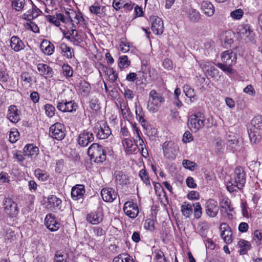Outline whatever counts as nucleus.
Here are the masks:
<instances>
[{
	"mask_svg": "<svg viewBox=\"0 0 262 262\" xmlns=\"http://www.w3.org/2000/svg\"><path fill=\"white\" fill-rule=\"evenodd\" d=\"M120 111L124 119H128L130 114V111L128 104L125 102L120 103Z\"/></svg>",
	"mask_w": 262,
	"mask_h": 262,
	"instance_id": "41",
	"label": "nucleus"
},
{
	"mask_svg": "<svg viewBox=\"0 0 262 262\" xmlns=\"http://www.w3.org/2000/svg\"><path fill=\"white\" fill-rule=\"evenodd\" d=\"M130 63L127 56L124 55L119 57L118 66L120 68H125L128 67Z\"/></svg>",
	"mask_w": 262,
	"mask_h": 262,
	"instance_id": "51",
	"label": "nucleus"
},
{
	"mask_svg": "<svg viewBox=\"0 0 262 262\" xmlns=\"http://www.w3.org/2000/svg\"><path fill=\"white\" fill-rule=\"evenodd\" d=\"M88 155L91 160L97 163H103L106 158V153L104 148L97 143H93L89 147Z\"/></svg>",
	"mask_w": 262,
	"mask_h": 262,
	"instance_id": "2",
	"label": "nucleus"
},
{
	"mask_svg": "<svg viewBox=\"0 0 262 262\" xmlns=\"http://www.w3.org/2000/svg\"><path fill=\"white\" fill-rule=\"evenodd\" d=\"M20 78L24 82L25 84H28L30 86L35 82V79L34 77L28 72L22 73L20 75Z\"/></svg>",
	"mask_w": 262,
	"mask_h": 262,
	"instance_id": "36",
	"label": "nucleus"
},
{
	"mask_svg": "<svg viewBox=\"0 0 262 262\" xmlns=\"http://www.w3.org/2000/svg\"><path fill=\"white\" fill-rule=\"evenodd\" d=\"M94 140V137L93 133L84 130L79 134L78 138V143L82 147H86Z\"/></svg>",
	"mask_w": 262,
	"mask_h": 262,
	"instance_id": "14",
	"label": "nucleus"
},
{
	"mask_svg": "<svg viewBox=\"0 0 262 262\" xmlns=\"http://www.w3.org/2000/svg\"><path fill=\"white\" fill-rule=\"evenodd\" d=\"M35 177L41 181H46L49 178V174L48 173L41 169L37 168L34 171Z\"/></svg>",
	"mask_w": 262,
	"mask_h": 262,
	"instance_id": "40",
	"label": "nucleus"
},
{
	"mask_svg": "<svg viewBox=\"0 0 262 262\" xmlns=\"http://www.w3.org/2000/svg\"><path fill=\"white\" fill-rule=\"evenodd\" d=\"M7 118L12 123H17L20 120V114L16 106L11 105L9 107Z\"/></svg>",
	"mask_w": 262,
	"mask_h": 262,
	"instance_id": "22",
	"label": "nucleus"
},
{
	"mask_svg": "<svg viewBox=\"0 0 262 262\" xmlns=\"http://www.w3.org/2000/svg\"><path fill=\"white\" fill-rule=\"evenodd\" d=\"M204 208L206 214L210 217H214L218 214L219 206L217 201L213 199L206 201Z\"/></svg>",
	"mask_w": 262,
	"mask_h": 262,
	"instance_id": "9",
	"label": "nucleus"
},
{
	"mask_svg": "<svg viewBox=\"0 0 262 262\" xmlns=\"http://www.w3.org/2000/svg\"><path fill=\"white\" fill-rule=\"evenodd\" d=\"M181 211L182 215L186 217H189L192 213V207L191 204L185 202L181 207Z\"/></svg>",
	"mask_w": 262,
	"mask_h": 262,
	"instance_id": "37",
	"label": "nucleus"
},
{
	"mask_svg": "<svg viewBox=\"0 0 262 262\" xmlns=\"http://www.w3.org/2000/svg\"><path fill=\"white\" fill-rule=\"evenodd\" d=\"M162 149L164 156L166 159L173 160L176 159L179 147L172 141H166L163 144Z\"/></svg>",
	"mask_w": 262,
	"mask_h": 262,
	"instance_id": "7",
	"label": "nucleus"
},
{
	"mask_svg": "<svg viewBox=\"0 0 262 262\" xmlns=\"http://www.w3.org/2000/svg\"><path fill=\"white\" fill-rule=\"evenodd\" d=\"M37 69L39 72V74L46 78H50L53 77L54 72L49 65L45 63H38L37 66Z\"/></svg>",
	"mask_w": 262,
	"mask_h": 262,
	"instance_id": "19",
	"label": "nucleus"
},
{
	"mask_svg": "<svg viewBox=\"0 0 262 262\" xmlns=\"http://www.w3.org/2000/svg\"><path fill=\"white\" fill-rule=\"evenodd\" d=\"M249 127L256 130L262 129V116H257L253 118Z\"/></svg>",
	"mask_w": 262,
	"mask_h": 262,
	"instance_id": "39",
	"label": "nucleus"
},
{
	"mask_svg": "<svg viewBox=\"0 0 262 262\" xmlns=\"http://www.w3.org/2000/svg\"><path fill=\"white\" fill-rule=\"evenodd\" d=\"M252 239L256 245L262 244V232L259 230H255L254 232Z\"/></svg>",
	"mask_w": 262,
	"mask_h": 262,
	"instance_id": "52",
	"label": "nucleus"
},
{
	"mask_svg": "<svg viewBox=\"0 0 262 262\" xmlns=\"http://www.w3.org/2000/svg\"><path fill=\"white\" fill-rule=\"evenodd\" d=\"M86 220L90 223L97 225L101 223L103 219V215L101 211H98L89 213L86 217Z\"/></svg>",
	"mask_w": 262,
	"mask_h": 262,
	"instance_id": "20",
	"label": "nucleus"
},
{
	"mask_svg": "<svg viewBox=\"0 0 262 262\" xmlns=\"http://www.w3.org/2000/svg\"><path fill=\"white\" fill-rule=\"evenodd\" d=\"M122 144L127 154H136L137 152V146L135 144L133 143L131 139L128 138L124 139L122 141Z\"/></svg>",
	"mask_w": 262,
	"mask_h": 262,
	"instance_id": "25",
	"label": "nucleus"
},
{
	"mask_svg": "<svg viewBox=\"0 0 262 262\" xmlns=\"http://www.w3.org/2000/svg\"><path fill=\"white\" fill-rule=\"evenodd\" d=\"M93 132L97 138L101 140L107 139L111 134V130L106 122L100 121L95 124Z\"/></svg>",
	"mask_w": 262,
	"mask_h": 262,
	"instance_id": "5",
	"label": "nucleus"
},
{
	"mask_svg": "<svg viewBox=\"0 0 262 262\" xmlns=\"http://www.w3.org/2000/svg\"><path fill=\"white\" fill-rule=\"evenodd\" d=\"M201 9L206 15L209 16L213 15L214 13V8L213 5L208 1H203L202 3Z\"/></svg>",
	"mask_w": 262,
	"mask_h": 262,
	"instance_id": "29",
	"label": "nucleus"
},
{
	"mask_svg": "<svg viewBox=\"0 0 262 262\" xmlns=\"http://www.w3.org/2000/svg\"><path fill=\"white\" fill-rule=\"evenodd\" d=\"M227 145L233 151L237 150L239 147L238 139L235 136H228Z\"/></svg>",
	"mask_w": 262,
	"mask_h": 262,
	"instance_id": "35",
	"label": "nucleus"
},
{
	"mask_svg": "<svg viewBox=\"0 0 262 262\" xmlns=\"http://www.w3.org/2000/svg\"><path fill=\"white\" fill-rule=\"evenodd\" d=\"M68 18V22L71 23L73 27L75 28L76 25L84 21V18L80 12L70 9L67 12L66 16Z\"/></svg>",
	"mask_w": 262,
	"mask_h": 262,
	"instance_id": "13",
	"label": "nucleus"
},
{
	"mask_svg": "<svg viewBox=\"0 0 262 262\" xmlns=\"http://www.w3.org/2000/svg\"><path fill=\"white\" fill-rule=\"evenodd\" d=\"M224 147V142L221 140H217L215 142V149L216 153L221 152Z\"/></svg>",
	"mask_w": 262,
	"mask_h": 262,
	"instance_id": "63",
	"label": "nucleus"
},
{
	"mask_svg": "<svg viewBox=\"0 0 262 262\" xmlns=\"http://www.w3.org/2000/svg\"><path fill=\"white\" fill-rule=\"evenodd\" d=\"M214 47V42L212 41H208L204 43V48L208 54L213 50Z\"/></svg>",
	"mask_w": 262,
	"mask_h": 262,
	"instance_id": "64",
	"label": "nucleus"
},
{
	"mask_svg": "<svg viewBox=\"0 0 262 262\" xmlns=\"http://www.w3.org/2000/svg\"><path fill=\"white\" fill-rule=\"evenodd\" d=\"M216 66H217L220 69L222 70L224 72H227L228 73H232L233 70L231 68L232 66L227 65L226 63H217L216 64Z\"/></svg>",
	"mask_w": 262,
	"mask_h": 262,
	"instance_id": "60",
	"label": "nucleus"
},
{
	"mask_svg": "<svg viewBox=\"0 0 262 262\" xmlns=\"http://www.w3.org/2000/svg\"><path fill=\"white\" fill-rule=\"evenodd\" d=\"M222 61L223 63H226L227 65L233 66L236 62V54L231 51H226L224 52L221 56Z\"/></svg>",
	"mask_w": 262,
	"mask_h": 262,
	"instance_id": "18",
	"label": "nucleus"
},
{
	"mask_svg": "<svg viewBox=\"0 0 262 262\" xmlns=\"http://www.w3.org/2000/svg\"><path fill=\"white\" fill-rule=\"evenodd\" d=\"M244 15V11L241 9H235L230 13V16L233 19H240Z\"/></svg>",
	"mask_w": 262,
	"mask_h": 262,
	"instance_id": "57",
	"label": "nucleus"
},
{
	"mask_svg": "<svg viewBox=\"0 0 262 262\" xmlns=\"http://www.w3.org/2000/svg\"><path fill=\"white\" fill-rule=\"evenodd\" d=\"M62 74L67 78L71 77L73 74L72 68L68 64H63L62 66Z\"/></svg>",
	"mask_w": 262,
	"mask_h": 262,
	"instance_id": "50",
	"label": "nucleus"
},
{
	"mask_svg": "<svg viewBox=\"0 0 262 262\" xmlns=\"http://www.w3.org/2000/svg\"><path fill=\"white\" fill-rule=\"evenodd\" d=\"M123 211L127 216L132 219H135L139 214L137 205L130 201L125 203Z\"/></svg>",
	"mask_w": 262,
	"mask_h": 262,
	"instance_id": "12",
	"label": "nucleus"
},
{
	"mask_svg": "<svg viewBox=\"0 0 262 262\" xmlns=\"http://www.w3.org/2000/svg\"><path fill=\"white\" fill-rule=\"evenodd\" d=\"M68 255L66 253L61 251H57L54 262H68Z\"/></svg>",
	"mask_w": 262,
	"mask_h": 262,
	"instance_id": "48",
	"label": "nucleus"
},
{
	"mask_svg": "<svg viewBox=\"0 0 262 262\" xmlns=\"http://www.w3.org/2000/svg\"><path fill=\"white\" fill-rule=\"evenodd\" d=\"M184 92L185 95L190 98L191 101L196 99L194 90L191 88L189 85H185L184 86Z\"/></svg>",
	"mask_w": 262,
	"mask_h": 262,
	"instance_id": "44",
	"label": "nucleus"
},
{
	"mask_svg": "<svg viewBox=\"0 0 262 262\" xmlns=\"http://www.w3.org/2000/svg\"><path fill=\"white\" fill-rule=\"evenodd\" d=\"M31 4L32 6V10H29L26 14H24V16H25V18L29 20L33 19L34 18L37 17L41 12L40 10L34 5L32 1H31Z\"/></svg>",
	"mask_w": 262,
	"mask_h": 262,
	"instance_id": "31",
	"label": "nucleus"
},
{
	"mask_svg": "<svg viewBox=\"0 0 262 262\" xmlns=\"http://www.w3.org/2000/svg\"><path fill=\"white\" fill-rule=\"evenodd\" d=\"M46 114L48 117L51 118L55 115V108L50 104H46L44 105Z\"/></svg>",
	"mask_w": 262,
	"mask_h": 262,
	"instance_id": "55",
	"label": "nucleus"
},
{
	"mask_svg": "<svg viewBox=\"0 0 262 262\" xmlns=\"http://www.w3.org/2000/svg\"><path fill=\"white\" fill-rule=\"evenodd\" d=\"M182 165L185 168L191 171H193L196 167V164L195 162L186 159L183 160Z\"/></svg>",
	"mask_w": 262,
	"mask_h": 262,
	"instance_id": "53",
	"label": "nucleus"
},
{
	"mask_svg": "<svg viewBox=\"0 0 262 262\" xmlns=\"http://www.w3.org/2000/svg\"><path fill=\"white\" fill-rule=\"evenodd\" d=\"M237 33L242 38H248L252 31L249 24H242L237 29Z\"/></svg>",
	"mask_w": 262,
	"mask_h": 262,
	"instance_id": "26",
	"label": "nucleus"
},
{
	"mask_svg": "<svg viewBox=\"0 0 262 262\" xmlns=\"http://www.w3.org/2000/svg\"><path fill=\"white\" fill-rule=\"evenodd\" d=\"M66 132L64 125L60 123L56 122L50 126L49 135L53 139L61 141L64 138Z\"/></svg>",
	"mask_w": 262,
	"mask_h": 262,
	"instance_id": "6",
	"label": "nucleus"
},
{
	"mask_svg": "<svg viewBox=\"0 0 262 262\" xmlns=\"http://www.w3.org/2000/svg\"><path fill=\"white\" fill-rule=\"evenodd\" d=\"M12 7L16 11H22L26 5L25 0H11Z\"/></svg>",
	"mask_w": 262,
	"mask_h": 262,
	"instance_id": "43",
	"label": "nucleus"
},
{
	"mask_svg": "<svg viewBox=\"0 0 262 262\" xmlns=\"http://www.w3.org/2000/svg\"><path fill=\"white\" fill-rule=\"evenodd\" d=\"M26 29H30L34 33L39 32V28L38 26L33 22L27 23L25 25Z\"/></svg>",
	"mask_w": 262,
	"mask_h": 262,
	"instance_id": "62",
	"label": "nucleus"
},
{
	"mask_svg": "<svg viewBox=\"0 0 262 262\" xmlns=\"http://www.w3.org/2000/svg\"><path fill=\"white\" fill-rule=\"evenodd\" d=\"M19 134L16 129H14L10 132L9 141L13 143H15L19 139Z\"/></svg>",
	"mask_w": 262,
	"mask_h": 262,
	"instance_id": "58",
	"label": "nucleus"
},
{
	"mask_svg": "<svg viewBox=\"0 0 262 262\" xmlns=\"http://www.w3.org/2000/svg\"><path fill=\"white\" fill-rule=\"evenodd\" d=\"M248 133L251 143L256 144L260 141L261 137L257 130L249 127L248 128Z\"/></svg>",
	"mask_w": 262,
	"mask_h": 262,
	"instance_id": "28",
	"label": "nucleus"
},
{
	"mask_svg": "<svg viewBox=\"0 0 262 262\" xmlns=\"http://www.w3.org/2000/svg\"><path fill=\"white\" fill-rule=\"evenodd\" d=\"M101 195L104 202L111 203L116 199L117 192L112 188H104L101 191Z\"/></svg>",
	"mask_w": 262,
	"mask_h": 262,
	"instance_id": "16",
	"label": "nucleus"
},
{
	"mask_svg": "<svg viewBox=\"0 0 262 262\" xmlns=\"http://www.w3.org/2000/svg\"><path fill=\"white\" fill-rule=\"evenodd\" d=\"M144 227L145 229L153 231L155 230V222L154 220L150 219H146L145 221Z\"/></svg>",
	"mask_w": 262,
	"mask_h": 262,
	"instance_id": "59",
	"label": "nucleus"
},
{
	"mask_svg": "<svg viewBox=\"0 0 262 262\" xmlns=\"http://www.w3.org/2000/svg\"><path fill=\"white\" fill-rule=\"evenodd\" d=\"M221 207L222 208L225 209V211L227 212H232L234 210L231 205V201L228 199L223 200Z\"/></svg>",
	"mask_w": 262,
	"mask_h": 262,
	"instance_id": "56",
	"label": "nucleus"
},
{
	"mask_svg": "<svg viewBox=\"0 0 262 262\" xmlns=\"http://www.w3.org/2000/svg\"><path fill=\"white\" fill-rule=\"evenodd\" d=\"M66 38L74 44L76 45H78L82 41L80 35L75 29H72L69 31L67 33V35H66Z\"/></svg>",
	"mask_w": 262,
	"mask_h": 262,
	"instance_id": "24",
	"label": "nucleus"
},
{
	"mask_svg": "<svg viewBox=\"0 0 262 262\" xmlns=\"http://www.w3.org/2000/svg\"><path fill=\"white\" fill-rule=\"evenodd\" d=\"M150 20L152 32L156 35L162 34L164 31V25L162 19L157 16H151L150 17Z\"/></svg>",
	"mask_w": 262,
	"mask_h": 262,
	"instance_id": "10",
	"label": "nucleus"
},
{
	"mask_svg": "<svg viewBox=\"0 0 262 262\" xmlns=\"http://www.w3.org/2000/svg\"><path fill=\"white\" fill-rule=\"evenodd\" d=\"M25 155L28 156H36L38 154L39 149L32 144H27L24 148Z\"/></svg>",
	"mask_w": 262,
	"mask_h": 262,
	"instance_id": "33",
	"label": "nucleus"
},
{
	"mask_svg": "<svg viewBox=\"0 0 262 262\" xmlns=\"http://www.w3.org/2000/svg\"><path fill=\"white\" fill-rule=\"evenodd\" d=\"M139 177L143 182L147 186L150 187V182L149 177L145 169H141L139 172Z\"/></svg>",
	"mask_w": 262,
	"mask_h": 262,
	"instance_id": "47",
	"label": "nucleus"
},
{
	"mask_svg": "<svg viewBox=\"0 0 262 262\" xmlns=\"http://www.w3.org/2000/svg\"><path fill=\"white\" fill-rule=\"evenodd\" d=\"M45 221L46 227L51 232L57 231L61 226L60 222L51 213L46 215Z\"/></svg>",
	"mask_w": 262,
	"mask_h": 262,
	"instance_id": "11",
	"label": "nucleus"
},
{
	"mask_svg": "<svg viewBox=\"0 0 262 262\" xmlns=\"http://www.w3.org/2000/svg\"><path fill=\"white\" fill-rule=\"evenodd\" d=\"M77 104L73 101H67V100H62L58 102L57 109L62 112H72L75 111L77 108Z\"/></svg>",
	"mask_w": 262,
	"mask_h": 262,
	"instance_id": "15",
	"label": "nucleus"
},
{
	"mask_svg": "<svg viewBox=\"0 0 262 262\" xmlns=\"http://www.w3.org/2000/svg\"><path fill=\"white\" fill-rule=\"evenodd\" d=\"M103 8H104V7H101L98 4H95L90 7V10L92 13L101 16L103 15Z\"/></svg>",
	"mask_w": 262,
	"mask_h": 262,
	"instance_id": "45",
	"label": "nucleus"
},
{
	"mask_svg": "<svg viewBox=\"0 0 262 262\" xmlns=\"http://www.w3.org/2000/svg\"><path fill=\"white\" fill-rule=\"evenodd\" d=\"M188 17L189 20L193 23L198 22L201 18L200 13L193 9H191L188 11Z\"/></svg>",
	"mask_w": 262,
	"mask_h": 262,
	"instance_id": "42",
	"label": "nucleus"
},
{
	"mask_svg": "<svg viewBox=\"0 0 262 262\" xmlns=\"http://www.w3.org/2000/svg\"><path fill=\"white\" fill-rule=\"evenodd\" d=\"M9 76L7 73L5 67L2 64L0 63V81L6 82L8 79Z\"/></svg>",
	"mask_w": 262,
	"mask_h": 262,
	"instance_id": "54",
	"label": "nucleus"
},
{
	"mask_svg": "<svg viewBox=\"0 0 262 262\" xmlns=\"http://www.w3.org/2000/svg\"><path fill=\"white\" fill-rule=\"evenodd\" d=\"M41 50L46 55H51L54 51V46L47 40H43L40 45Z\"/></svg>",
	"mask_w": 262,
	"mask_h": 262,
	"instance_id": "27",
	"label": "nucleus"
},
{
	"mask_svg": "<svg viewBox=\"0 0 262 262\" xmlns=\"http://www.w3.org/2000/svg\"><path fill=\"white\" fill-rule=\"evenodd\" d=\"M48 204L53 208H58L61 203V200L55 195H51L48 198Z\"/></svg>",
	"mask_w": 262,
	"mask_h": 262,
	"instance_id": "46",
	"label": "nucleus"
},
{
	"mask_svg": "<svg viewBox=\"0 0 262 262\" xmlns=\"http://www.w3.org/2000/svg\"><path fill=\"white\" fill-rule=\"evenodd\" d=\"M113 262H135V261L128 254L122 253L115 257Z\"/></svg>",
	"mask_w": 262,
	"mask_h": 262,
	"instance_id": "38",
	"label": "nucleus"
},
{
	"mask_svg": "<svg viewBox=\"0 0 262 262\" xmlns=\"http://www.w3.org/2000/svg\"><path fill=\"white\" fill-rule=\"evenodd\" d=\"M5 213L10 217L13 218L17 216L19 210L17 204L10 198H5L3 202Z\"/></svg>",
	"mask_w": 262,
	"mask_h": 262,
	"instance_id": "8",
	"label": "nucleus"
},
{
	"mask_svg": "<svg viewBox=\"0 0 262 262\" xmlns=\"http://www.w3.org/2000/svg\"><path fill=\"white\" fill-rule=\"evenodd\" d=\"M85 193L84 186L83 185L77 184L72 188L71 196L74 200H78L83 197Z\"/></svg>",
	"mask_w": 262,
	"mask_h": 262,
	"instance_id": "21",
	"label": "nucleus"
},
{
	"mask_svg": "<svg viewBox=\"0 0 262 262\" xmlns=\"http://www.w3.org/2000/svg\"><path fill=\"white\" fill-rule=\"evenodd\" d=\"M246 180V174L244 168L238 166L235 169L233 177L227 183V189L231 193L241 190L245 186Z\"/></svg>",
	"mask_w": 262,
	"mask_h": 262,
	"instance_id": "1",
	"label": "nucleus"
},
{
	"mask_svg": "<svg viewBox=\"0 0 262 262\" xmlns=\"http://www.w3.org/2000/svg\"><path fill=\"white\" fill-rule=\"evenodd\" d=\"M164 101L165 99L161 94L158 93L155 90H152L149 94L147 105V110L150 113H156Z\"/></svg>",
	"mask_w": 262,
	"mask_h": 262,
	"instance_id": "3",
	"label": "nucleus"
},
{
	"mask_svg": "<svg viewBox=\"0 0 262 262\" xmlns=\"http://www.w3.org/2000/svg\"><path fill=\"white\" fill-rule=\"evenodd\" d=\"M10 47L15 52H18L25 48L23 41L17 36H13L10 39Z\"/></svg>",
	"mask_w": 262,
	"mask_h": 262,
	"instance_id": "23",
	"label": "nucleus"
},
{
	"mask_svg": "<svg viewBox=\"0 0 262 262\" xmlns=\"http://www.w3.org/2000/svg\"><path fill=\"white\" fill-rule=\"evenodd\" d=\"M207 72L208 75L214 79H217L220 77L219 70L214 67H211L207 70Z\"/></svg>",
	"mask_w": 262,
	"mask_h": 262,
	"instance_id": "61",
	"label": "nucleus"
},
{
	"mask_svg": "<svg viewBox=\"0 0 262 262\" xmlns=\"http://www.w3.org/2000/svg\"><path fill=\"white\" fill-rule=\"evenodd\" d=\"M238 245L241 248L238 251L240 255L246 254L248 251L251 248V244L250 242L243 239L239 241Z\"/></svg>",
	"mask_w": 262,
	"mask_h": 262,
	"instance_id": "34",
	"label": "nucleus"
},
{
	"mask_svg": "<svg viewBox=\"0 0 262 262\" xmlns=\"http://www.w3.org/2000/svg\"><path fill=\"white\" fill-rule=\"evenodd\" d=\"M136 115L137 119L141 123L142 126L146 129V121L144 119V113L140 105H136Z\"/></svg>",
	"mask_w": 262,
	"mask_h": 262,
	"instance_id": "32",
	"label": "nucleus"
},
{
	"mask_svg": "<svg viewBox=\"0 0 262 262\" xmlns=\"http://www.w3.org/2000/svg\"><path fill=\"white\" fill-rule=\"evenodd\" d=\"M59 48L63 56L66 57L67 58L71 59L74 56L73 49L68 47L66 43H61Z\"/></svg>",
	"mask_w": 262,
	"mask_h": 262,
	"instance_id": "30",
	"label": "nucleus"
},
{
	"mask_svg": "<svg viewBox=\"0 0 262 262\" xmlns=\"http://www.w3.org/2000/svg\"><path fill=\"white\" fill-rule=\"evenodd\" d=\"M220 230L221 231V235L224 242L229 244L232 242V231L228 225L225 223L221 224L220 226Z\"/></svg>",
	"mask_w": 262,
	"mask_h": 262,
	"instance_id": "17",
	"label": "nucleus"
},
{
	"mask_svg": "<svg viewBox=\"0 0 262 262\" xmlns=\"http://www.w3.org/2000/svg\"><path fill=\"white\" fill-rule=\"evenodd\" d=\"M205 122L204 115L201 112H197L189 116L188 119V125L191 131L196 132L204 127Z\"/></svg>",
	"mask_w": 262,
	"mask_h": 262,
	"instance_id": "4",
	"label": "nucleus"
},
{
	"mask_svg": "<svg viewBox=\"0 0 262 262\" xmlns=\"http://www.w3.org/2000/svg\"><path fill=\"white\" fill-rule=\"evenodd\" d=\"M194 216L195 219H200L202 214V209L200 203L193 204Z\"/></svg>",
	"mask_w": 262,
	"mask_h": 262,
	"instance_id": "49",
	"label": "nucleus"
}]
</instances>
